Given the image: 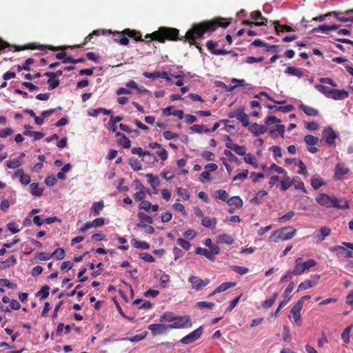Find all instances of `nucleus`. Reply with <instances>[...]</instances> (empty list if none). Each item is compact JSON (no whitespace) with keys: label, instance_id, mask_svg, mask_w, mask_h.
Listing matches in <instances>:
<instances>
[{"label":"nucleus","instance_id":"obj_1","mask_svg":"<svg viewBox=\"0 0 353 353\" xmlns=\"http://www.w3.org/2000/svg\"><path fill=\"white\" fill-rule=\"evenodd\" d=\"M231 23L230 19L216 17L210 21L193 24L185 35V41L190 45H196L195 40L201 38L205 33H212L219 27L227 28Z\"/></svg>","mask_w":353,"mask_h":353},{"label":"nucleus","instance_id":"obj_2","mask_svg":"<svg viewBox=\"0 0 353 353\" xmlns=\"http://www.w3.org/2000/svg\"><path fill=\"white\" fill-rule=\"evenodd\" d=\"M179 30L174 28L161 26L157 30L151 34H147L145 39H150L159 43H165V41H176L183 40L179 38Z\"/></svg>","mask_w":353,"mask_h":353},{"label":"nucleus","instance_id":"obj_3","mask_svg":"<svg viewBox=\"0 0 353 353\" xmlns=\"http://www.w3.org/2000/svg\"><path fill=\"white\" fill-rule=\"evenodd\" d=\"M316 200L319 204L325 208H335L337 209H347L349 208L346 199H338L335 196H330L325 193L320 194Z\"/></svg>","mask_w":353,"mask_h":353},{"label":"nucleus","instance_id":"obj_4","mask_svg":"<svg viewBox=\"0 0 353 353\" xmlns=\"http://www.w3.org/2000/svg\"><path fill=\"white\" fill-rule=\"evenodd\" d=\"M295 232V229L291 227H285L275 231L270 239L273 241H276L277 239L288 240L292 238Z\"/></svg>","mask_w":353,"mask_h":353},{"label":"nucleus","instance_id":"obj_5","mask_svg":"<svg viewBox=\"0 0 353 353\" xmlns=\"http://www.w3.org/2000/svg\"><path fill=\"white\" fill-rule=\"evenodd\" d=\"M296 265L294 269V274L298 275L302 274L305 270L316 265V262L314 259H310L305 262L301 263V258L296 259Z\"/></svg>","mask_w":353,"mask_h":353},{"label":"nucleus","instance_id":"obj_6","mask_svg":"<svg viewBox=\"0 0 353 353\" xmlns=\"http://www.w3.org/2000/svg\"><path fill=\"white\" fill-rule=\"evenodd\" d=\"M129 33H132L129 28L125 29L121 32H115L113 33L112 38L114 41L122 46H127L129 43ZM132 34H131L132 36Z\"/></svg>","mask_w":353,"mask_h":353},{"label":"nucleus","instance_id":"obj_7","mask_svg":"<svg viewBox=\"0 0 353 353\" xmlns=\"http://www.w3.org/2000/svg\"><path fill=\"white\" fill-rule=\"evenodd\" d=\"M322 137L328 145L332 146L335 144V140L338 137V134L331 127L328 126L322 131Z\"/></svg>","mask_w":353,"mask_h":353},{"label":"nucleus","instance_id":"obj_8","mask_svg":"<svg viewBox=\"0 0 353 353\" xmlns=\"http://www.w3.org/2000/svg\"><path fill=\"white\" fill-rule=\"evenodd\" d=\"M226 141L225 146L228 149L234 151L239 156H245L246 154L247 149L244 145H239L233 143L232 140L228 135L226 136Z\"/></svg>","mask_w":353,"mask_h":353},{"label":"nucleus","instance_id":"obj_9","mask_svg":"<svg viewBox=\"0 0 353 353\" xmlns=\"http://www.w3.org/2000/svg\"><path fill=\"white\" fill-rule=\"evenodd\" d=\"M131 152L133 154H137L139 157H142V160H144V158L149 157L148 160H145V162H156L158 161V159L155 156L152 154L149 151H143V149L140 147H135L132 148Z\"/></svg>","mask_w":353,"mask_h":353},{"label":"nucleus","instance_id":"obj_10","mask_svg":"<svg viewBox=\"0 0 353 353\" xmlns=\"http://www.w3.org/2000/svg\"><path fill=\"white\" fill-rule=\"evenodd\" d=\"M218 46V43L214 42L212 40L208 41L206 43V47L210 50V52L214 55H225L228 53L233 52L232 50H226L224 49H219L216 50V48Z\"/></svg>","mask_w":353,"mask_h":353},{"label":"nucleus","instance_id":"obj_11","mask_svg":"<svg viewBox=\"0 0 353 353\" xmlns=\"http://www.w3.org/2000/svg\"><path fill=\"white\" fill-rule=\"evenodd\" d=\"M202 327L200 326L199 328L183 337L180 341L183 344H190L196 340H197L202 334Z\"/></svg>","mask_w":353,"mask_h":353},{"label":"nucleus","instance_id":"obj_12","mask_svg":"<svg viewBox=\"0 0 353 353\" xmlns=\"http://www.w3.org/2000/svg\"><path fill=\"white\" fill-rule=\"evenodd\" d=\"M189 281L192 284V288L196 290H200L209 283V280L208 279H201L196 276H191L189 278Z\"/></svg>","mask_w":353,"mask_h":353},{"label":"nucleus","instance_id":"obj_13","mask_svg":"<svg viewBox=\"0 0 353 353\" xmlns=\"http://www.w3.org/2000/svg\"><path fill=\"white\" fill-rule=\"evenodd\" d=\"M153 336L163 334L170 329L168 325L165 324H151L148 326Z\"/></svg>","mask_w":353,"mask_h":353},{"label":"nucleus","instance_id":"obj_14","mask_svg":"<svg viewBox=\"0 0 353 353\" xmlns=\"http://www.w3.org/2000/svg\"><path fill=\"white\" fill-rule=\"evenodd\" d=\"M303 308L302 300H299L292 307L290 312V317L292 316L295 323L299 322L301 319V311Z\"/></svg>","mask_w":353,"mask_h":353},{"label":"nucleus","instance_id":"obj_15","mask_svg":"<svg viewBox=\"0 0 353 353\" xmlns=\"http://www.w3.org/2000/svg\"><path fill=\"white\" fill-rule=\"evenodd\" d=\"M175 319L174 320L172 324H169L168 327L170 329L171 328H181L185 327L186 324L190 321V317L188 316H174Z\"/></svg>","mask_w":353,"mask_h":353},{"label":"nucleus","instance_id":"obj_16","mask_svg":"<svg viewBox=\"0 0 353 353\" xmlns=\"http://www.w3.org/2000/svg\"><path fill=\"white\" fill-rule=\"evenodd\" d=\"M268 127L264 125H259L256 123L249 125L248 130L255 136L258 137L265 134L268 131Z\"/></svg>","mask_w":353,"mask_h":353},{"label":"nucleus","instance_id":"obj_17","mask_svg":"<svg viewBox=\"0 0 353 353\" xmlns=\"http://www.w3.org/2000/svg\"><path fill=\"white\" fill-rule=\"evenodd\" d=\"M331 13H332V16H334L339 21L343 22V23H346L348 21H351L352 17H344V16H343V14L349 15V14L353 13V9H348V10H345L344 12L332 11V12H331Z\"/></svg>","mask_w":353,"mask_h":353},{"label":"nucleus","instance_id":"obj_18","mask_svg":"<svg viewBox=\"0 0 353 353\" xmlns=\"http://www.w3.org/2000/svg\"><path fill=\"white\" fill-rule=\"evenodd\" d=\"M350 172V170L347 167H344L342 164L338 163L335 167V172L334 178L336 180L343 179L344 175L347 174Z\"/></svg>","mask_w":353,"mask_h":353},{"label":"nucleus","instance_id":"obj_19","mask_svg":"<svg viewBox=\"0 0 353 353\" xmlns=\"http://www.w3.org/2000/svg\"><path fill=\"white\" fill-rule=\"evenodd\" d=\"M333 252L336 254H343L347 258H353V251L347 250L346 247L343 245H336L330 249Z\"/></svg>","mask_w":353,"mask_h":353},{"label":"nucleus","instance_id":"obj_20","mask_svg":"<svg viewBox=\"0 0 353 353\" xmlns=\"http://www.w3.org/2000/svg\"><path fill=\"white\" fill-rule=\"evenodd\" d=\"M349 96L348 92L345 90H333L330 99L334 100H343L347 98Z\"/></svg>","mask_w":353,"mask_h":353},{"label":"nucleus","instance_id":"obj_21","mask_svg":"<svg viewBox=\"0 0 353 353\" xmlns=\"http://www.w3.org/2000/svg\"><path fill=\"white\" fill-rule=\"evenodd\" d=\"M339 28V26H337V25H332V26H330V25H321V26H319L317 28H314L312 30V32L314 33V32H317L319 31H321V32H323L324 33H327L329 31L336 30Z\"/></svg>","mask_w":353,"mask_h":353},{"label":"nucleus","instance_id":"obj_22","mask_svg":"<svg viewBox=\"0 0 353 353\" xmlns=\"http://www.w3.org/2000/svg\"><path fill=\"white\" fill-rule=\"evenodd\" d=\"M123 117L121 116H113L111 115L109 122L108 130L112 132H116L117 130V123L122 121Z\"/></svg>","mask_w":353,"mask_h":353},{"label":"nucleus","instance_id":"obj_23","mask_svg":"<svg viewBox=\"0 0 353 353\" xmlns=\"http://www.w3.org/2000/svg\"><path fill=\"white\" fill-rule=\"evenodd\" d=\"M14 176L19 177L20 178V182L23 185H28L30 183V176L28 174H25L23 170L19 169L17 170L14 174Z\"/></svg>","mask_w":353,"mask_h":353},{"label":"nucleus","instance_id":"obj_24","mask_svg":"<svg viewBox=\"0 0 353 353\" xmlns=\"http://www.w3.org/2000/svg\"><path fill=\"white\" fill-rule=\"evenodd\" d=\"M299 109L301 110L307 116L316 117L319 114L318 110L305 104H301L299 105Z\"/></svg>","mask_w":353,"mask_h":353},{"label":"nucleus","instance_id":"obj_25","mask_svg":"<svg viewBox=\"0 0 353 353\" xmlns=\"http://www.w3.org/2000/svg\"><path fill=\"white\" fill-rule=\"evenodd\" d=\"M148 182L150 184L152 188L154 190V193H157V188L159 185V180L158 176H154L152 174H147L145 175Z\"/></svg>","mask_w":353,"mask_h":353},{"label":"nucleus","instance_id":"obj_26","mask_svg":"<svg viewBox=\"0 0 353 353\" xmlns=\"http://www.w3.org/2000/svg\"><path fill=\"white\" fill-rule=\"evenodd\" d=\"M236 285V283L233 282H225L221 284L218 288H216L210 294V296H213L216 293L222 292L225 291L226 290L234 287Z\"/></svg>","mask_w":353,"mask_h":353},{"label":"nucleus","instance_id":"obj_27","mask_svg":"<svg viewBox=\"0 0 353 353\" xmlns=\"http://www.w3.org/2000/svg\"><path fill=\"white\" fill-rule=\"evenodd\" d=\"M237 119L241 122L242 125L244 127H249V125H250L249 118H248V114L244 112L243 109L238 110Z\"/></svg>","mask_w":353,"mask_h":353},{"label":"nucleus","instance_id":"obj_28","mask_svg":"<svg viewBox=\"0 0 353 353\" xmlns=\"http://www.w3.org/2000/svg\"><path fill=\"white\" fill-rule=\"evenodd\" d=\"M273 23L274 24V29L277 34H279V32H284L294 31V30L292 27L288 25H281L278 21H274Z\"/></svg>","mask_w":353,"mask_h":353},{"label":"nucleus","instance_id":"obj_29","mask_svg":"<svg viewBox=\"0 0 353 353\" xmlns=\"http://www.w3.org/2000/svg\"><path fill=\"white\" fill-rule=\"evenodd\" d=\"M267 108L270 110H275V111L282 112H290L294 110V106L292 105H288L285 106H276L272 105H268Z\"/></svg>","mask_w":353,"mask_h":353},{"label":"nucleus","instance_id":"obj_30","mask_svg":"<svg viewBox=\"0 0 353 353\" xmlns=\"http://www.w3.org/2000/svg\"><path fill=\"white\" fill-rule=\"evenodd\" d=\"M217 243H225L227 245H232L234 243L233 238L228 234H223L217 236Z\"/></svg>","mask_w":353,"mask_h":353},{"label":"nucleus","instance_id":"obj_31","mask_svg":"<svg viewBox=\"0 0 353 353\" xmlns=\"http://www.w3.org/2000/svg\"><path fill=\"white\" fill-rule=\"evenodd\" d=\"M293 184V181L290 180V178L286 174H284V176L281 181V190L282 191L287 190L290 187H291Z\"/></svg>","mask_w":353,"mask_h":353},{"label":"nucleus","instance_id":"obj_32","mask_svg":"<svg viewBox=\"0 0 353 353\" xmlns=\"http://www.w3.org/2000/svg\"><path fill=\"white\" fill-rule=\"evenodd\" d=\"M227 202L229 205L234 206L236 208L242 207L243 204V200L238 196L229 198Z\"/></svg>","mask_w":353,"mask_h":353},{"label":"nucleus","instance_id":"obj_33","mask_svg":"<svg viewBox=\"0 0 353 353\" xmlns=\"http://www.w3.org/2000/svg\"><path fill=\"white\" fill-rule=\"evenodd\" d=\"M315 88L319 92H320L321 93L324 94L326 97H327V98H330L331 97L332 92L333 90L330 88L329 87L323 85H321V84H316L315 85Z\"/></svg>","mask_w":353,"mask_h":353},{"label":"nucleus","instance_id":"obj_34","mask_svg":"<svg viewBox=\"0 0 353 353\" xmlns=\"http://www.w3.org/2000/svg\"><path fill=\"white\" fill-rule=\"evenodd\" d=\"M30 192L33 196H40L42 195L43 188L39 186V183H32L30 185Z\"/></svg>","mask_w":353,"mask_h":353},{"label":"nucleus","instance_id":"obj_35","mask_svg":"<svg viewBox=\"0 0 353 353\" xmlns=\"http://www.w3.org/2000/svg\"><path fill=\"white\" fill-rule=\"evenodd\" d=\"M285 73L298 77H301L303 75V73L300 68L293 66H288L285 70Z\"/></svg>","mask_w":353,"mask_h":353},{"label":"nucleus","instance_id":"obj_36","mask_svg":"<svg viewBox=\"0 0 353 353\" xmlns=\"http://www.w3.org/2000/svg\"><path fill=\"white\" fill-rule=\"evenodd\" d=\"M243 160L246 163L252 165L254 168H257L259 167L256 157L251 153H246L244 156Z\"/></svg>","mask_w":353,"mask_h":353},{"label":"nucleus","instance_id":"obj_37","mask_svg":"<svg viewBox=\"0 0 353 353\" xmlns=\"http://www.w3.org/2000/svg\"><path fill=\"white\" fill-rule=\"evenodd\" d=\"M23 134L25 136L32 137L34 141L40 140L44 137V134L43 132L31 130H25L23 132Z\"/></svg>","mask_w":353,"mask_h":353},{"label":"nucleus","instance_id":"obj_38","mask_svg":"<svg viewBox=\"0 0 353 353\" xmlns=\"http://www.w3.org/2000/svg\"><path fill=\"white\" fill-rule=\"evenodd\" d=\"M195 253L196 254L203 255L207 259H208L209 260H210L212 261H214L215 259L214 256H212V254L210 253V251L205 248H197L195 250Z\"/></svg>","mask_w":353,"mask_h":353},{"label":"nucleus","instance_id":"obj_39","mask_svg":"<svg viewBox=\"0 0 353 353\" xmlns=\"http://www.w3.org/2000/svg\"><path fill=\"white\" fill-rule=\"evenodd\" d=\"M330 234H331V229L326 226H323L320 228L319 233L317 235V236L320 241H323Z\"/></svg>","mask_w":353,"mask_h":353},{"label":"nucleus","instance_id":"obj_40","mask_svg":"<svg viewBox=\"0 0 353 353\" xmlns=\"http://www.w3.org/2000/svg\"><path fill=\"white\" fill-rule=\"evenodd\" d=\"M190 130L196 133H209L211 132L210 129H208L204 125L195 124L190 127Z\"/></svg>","mask_w":353,"mask_h":353},{"label":"nucleus","instance_id":"obj_41","mask_svg":"<svg viewBox=\"0 0 353 353\" xmlns=\"http://www.w3.org/2000/svg\"><path fill=\"white\" fill-rule=\"evenodd\" d=\"M316 283H317V282L315 281L305 280L304 282H302L299 285L297 292L312 288V287L315 286L316 285Z\"/></svg>","mask_w":353,"mask_h":353},{"label":"nucleus","instance_id":"obj_42","mask_svg":"<svg viewBox=\"0 0 353 353\" xmlns=\"http://www.w3.org/2000/svg\"><path fill=\"white\" fill-rule=\"evenodd\" d=\"M100 113H103L105 115H108L111 113V110H107V109H105L103 108H99L92 110L91 112H89L88 115L94 117H97L98 114Z\"/></svg>","mask_w":353,"mask_h":353},{"label":"nucleus","instance_id":"obj_43","mask_svg":"<svg viewBox=\"0 0 353 353\" xmlns=\"http://www.w3.org/2000/svg\"><path fill=\"white\" fill-rule=\"evenodd\" d=\"M304 141L307 145L310 146H314L317 144L319 138L312 134L305 135L304 137Z\"/></svg>","mask_w":353,"mask_h":353},{"label":"nucleus","instance_id":"obj_44","mask_svg":"<svg viewBox=\"0 0 353 353\" xmlns=\"http://www.w3.org/2000/svg\"><path fill=\"white\" fill-rule=\"evenodd\" d=\"M129 164L134 171H139L142 169L141 164L139 161L134 157H132L129 159Z\"/></svg>","mask_w":353,"mask_h":353},{"label":"nucleus","instance_id":"obj_45","mask_svg":"<svg viewBox=\"0 0 353 353\" xmlns=\"http://www.w3.org/2000/svg\"><path fill=\"white\" fill-rule=\"evenodd\" d=\"M104 203L103 201L95 202L92 204V211L95 215H99L100 212L103 210Z\"/></svg>","mask_w":353,"mask_h":353},{"label":"nucleus","instance_id":"obj_46","mask_svg":"<svg viewBox=\"0 0 353 353\" xmlns=\"http://www.w3.org/2000/svg\"><path fill=\"white\" fill-rule=\"evenodd\" d=\"M215 197L223 201H228L229 199V194L224 190H219L215 192Z\"/></svg>","mask_w":353,"mask_h":353},{"label":"nucleus","instance_id":"obj_47","mask_svg":"<svg viewBox=\"0 0 353 353\" xmlns=\"http://www.w3.org/2000/svg\"><path fill=\"white\" fill-rule=\"evenodd\" d=\"M103 223L104 222H87L83 227L80 228V231L84 232L90 228L101 227Z\"/></svg>","mask_w":353,"mask_h":353},{"label":"nucleus","instance_id":"obj_48","mask_svg":"<svg viewBox=\"0 0 353 353\" xmlns=\"http://www.w3.org/2000/svg\"><path fill=\"white\" fill-rule=\"evenodd\" d=\"M324 185H325V183L323 179L319 178L311 179V185L314 190H318Z\"/></svg>","mask_w":353,"mask_h":353},{"label":"nucleus","instance_id":"obj_49","mask_svg":"<svg viewBox=\"0 0 353 353\" xmlns=\"http://www.w3.org/2000/svg\"><path fill=\"white\" fill-rule=\"evenodd\" d=\"M21 165V161L19 159H10L6 161V166L8 168H17Z\"/></svg>","mask_w":353,"mask_h":353},{"label":"nucleus","instance_id":"obj_50","mask_svg":"<svg viewBox=\"0 0 353 353\" xmlns=\"http://www.w3.org/2000/svg\"><path fill=\"white\" fill-rule=\"evenodd\" d=\"M51 255L52 257H54L57 260H61L65 257V253L63 248H57L51 254Z\"/></svg>","mask_w":353,"mask_h":353},{"label":"nucleus","instance_id":"obj_51","mask_svg":"<svg viewBox=\"0 0 353 353\" xmlns=\"http://www.w3.org/2000/svg\"><path fill=\"white\" fill-rule=\"evenodd\" d=\"M223 153L228 158L229 161L234 162L237 165H240L241 163V161L235 157L230 150H225Z\"/></svg>","mask_w":353,"mask_h":353},{"label":"nucleus","instance_id":"obj_52","mask_svg":"<svg viewBox=\"0 0 353 353\" xmlns=\"http://www.w3.org/2000/svg\"><path fill=\"white\" fill-rule=\"evenodd\" d=\"M16 263V259L14 255L10 256L6 261H1L0 268H6L14 265Z\"/></svg>","mask_w":353,"mask_h":353},{"label":"nucleus","instance_id":"obj_53","mask_svg":"<svg viewBox=\"0 0 353 353\" xmlns=\"http://www.w3.org/2000/svg\"><path fill=\"white\" fill-rule=\"evenodd\" d=\"M132 242L134 246L137 248L147 250L150 248V245L145 241H139L136 239H132Z\"/></svg>","mask_w":353,"mask_h":353},{"label":"nucleus","instance_id":"obj_54","mask_svg":"<svg viewBox=\"0 0 353 353\" xmlns=\"http://www.w3.org/2000/svg\"><path fill=\"white\" fill-rule=\"evenodd\" d=\"M353 327V325H350L347 327L341 334V338L345 343H348L350 341V332Z\"/></svg>","mask_w":353,"mask_h":353},{"label":"nucleus","instance_id":"obj_55","mask_svg":"<svg viewBox=\"0 0 353 353\" xmlns=\"http://www.w3.org/2000/svg\"><path fill=\"white\" fill-rule=\"evenodd\" d=\"M249 174V171L248 170H244L241 173H239L234 176L232 179L234 181H243L248 178Z\"/></svg>","mask_w":353,"mask_h":353},{"label":"nucleus","instance_id":"obj_56","mask_svg":"<svg viewBox=\"0 0 353 353\" xmlns=\"http://www.w3.org/2000/svg\"><path fill=\"white\" fill-rule=\"evenodd\" d=\"M295 165L300 168V170L298 171V174H302V175H307L308 174V172H307V168H306V165L301 160H299L297 161V163H295Z\"/></svg>","mask_w":353,"mask_h":353},{"label":"nucleus","instance_id":"obj_57","mask_svg":"<svg viewBox=\"0 0 353 353\" xmlns=\"http://www.w3.org/2000/svg\"><path fill=\"white\" fill-rule=\"evenodd\" d=\"M47 83L48 84V90H52L54 88H57L60 83V81L59 79H48L47 81Z\"/></svg>","mask_w":353,"mask_h":353},{"label":"nucleus","instance_id":"obj_58","mask_svg":"<svg viewBox=\"0 0 353 353\" xmlns=\"http://www.w3.org/2000/svg\"><path fill=\"white\" fill-rule=\"evenodd\" d=\"M117 142L124 148H130L131 146V141L126 136H123L122 139H119Z\"/></svg>","mask_w":353,"mask_h":353},{"label":"nucleus","instance_id":"obj_59","mask_svg":"<svg viewBox=\"0 0 353 353\" xmlns=\"http://www.w3.org/2000/svg\"><path fill=\"white\" fill-rule=\"evenodd\" d=\"M50 287L48 285H43L37 294V296H40L41 299H46L49 295Z\"/></svg>","mask_w":353,"mask_h":353},{"label":"nucleus","instance_id":"obj_60","mask_svg":"<svg viewBox=\"0 0 353 353\" xmlns=\"http://www.w3.org/2000/svg\"><path fill=\"white\" fill-rule=\"evenodd\" d=\"M137 226L143 228L144 232L148 234H152L154 232V229L152 226L148 225L144 222H139Z\"/></svg>","mask_w":353,"mask_h":353},{"label":"nucleus","instance_id":"obj_61","mask_svg":"<svg viewBox=\"0 0 353 353\" xmlns=\"http://www.w3.org/2000/svg\"><path fill=\"white\" fill-rule=\"evenodd\" d=\"M276 131L281 136V137H283L284 135V133H285V126L283 125H278L276 128V130H271L270 131V136L272 137H275L276 134Z\"/></svg>","mask_w":353,"mask_h":353},{"label":"nucleus","instance_id":"obj_62","mask_svg":"<svg viewBox=\"0 0 353 353\" xmlns=\"http://www.w3.org/2000/svg\"><path fill=\"white\" fill-rule=\"evenodd\" d=\"M231 268L232 269V270H234V272H237L241 275L245 274L249 271V269L248 268L242 266L233 265L231 267Z\"/></svg>","mask_w":353,"mask_h":353},{"label":"nucleus","instance_id":"obj_63","mask_svg":"<svg viewBox=\"0 0 353 353\" xmlns=\"http://www.w3.org/2000/svg\"><path fill=\"white\" fill-rule=\"evenodd\" d=\"M176 192L184 200H188L190 199V194L186 189L178 188Z\"/></svg>","mask_w":353,"mask_h":353},{"label":"nucleus","instance_id":"obj_64","mask_svg":"<svg viewBox=\"0 0 353 353\" xmlns=\"http://www.w3.org/2000/svg\"><path fill=\"white\" fill-rule=\"evenodd\" d=\"M146 194H148L147 191H137L134 195L133 197L135 201H144L143 199L146 196Z\"/></svg>","mask_w":353,"mask_h":353}]
</instances>
